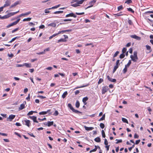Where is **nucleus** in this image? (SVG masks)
Instances as JSON below:
<instances>
[{
  "instance_id": "1",
  "label": "nucleus",
  "mask_w": 153,
  "mask_h": 153,
  "mask_svg": "<svg viewBox=\"0 0 153 153\" xmlns=\"http://www.w3.org/2000/svg\"><path fill=\"white\" fill-rule=\"evenodd\" d=\"M130 58L134 62H136L138 59L137 51H134L133 53V55H131L130 56Z\"/></svg>"
},
{
  "instance_id": "2",
  "label": "nucleus",
  "mask_w": 153,
  "mask_h": 153,
  "mask_svg": "<svg viewBox=\"0 0 153 153\" xmlns=\"http://www.w3.org/2000/svg\"><path fill=\"white\" fill-rule=\"evenodd\" d=\"M20 20V18L18 19H17V20L16 21L8 25L7 26V28H9L11 26H13V25H16L18 23V22H19V21Z\"/></svg>"
},
{
  "instance_id": "3",
  "label": "nucleus",
  "mask_w": 153,
  "mask_h": 153,
  "mask_svg": "<svg viewBox=\"0 0 153 153\" xmlns=\"http://www.w3.org/2000/svg\"><path fill=\"white\" fill-rule=\"evenodd\" d=\"M97 0H93L92 1H90L89 3V4L90 5V6H89L87 7L86 9L90 8L93 6L94 3L96 2Z\"/></svg>"
},
{
  "instance_id": "4",
  "label": "nucleus",
  "mask_w": 153,
  "mask_h": 153,
  "mask_svg": "<svg viewBox=\"0 0 153 153\" xmlns=\"http://www.w3.org/2000/svg\"><path fill=\"white\" fill-rule=\"evenodd\" d=\"M21 3V1H17L15 2L13 4H12L10 8H11L14 7L16 6L17 5L20 4Z\"/></svg>"
},
{
  "instance_id": "5",
  "label": "nucleus",
  "mask_w": 153,
  "mask_h": 153,
  "mask_svg": "<svg viewBox=\"0 0 153 153\" xmlns=\"http://www.w3.org/2000/svg\"><path fill=\"white\" fill-rule=\"evenodd\" d=\"M108 89V87H107V86H105L104 87H103L102 89V94H104L105 93L107 92Z\"/></svg>"
},
{
  "instance_id": "6",
  "label": "nucleus",
  "mask_w": 153,
  "mask_h": 153,
  "mask_svg": "<svg viewBox=\"0 0 153 153\" xmlns=\"http://www.w3.org/2000/svg\"><path fill=\"white\" fill-rule=\"evenodd\" d=\"M10 1L9 0H6L5 2V4L3 6L4 8L9 6L10 4Z\"/></svg>"
},
{
  "instance_id": "7",
  "label": "nucleus",
  "mask_w": 153,
  "mask_h": 153,
  "mask_svg": "<svg viewBox=\"0 0 153 153\" xmlns=\"http://www.w3.org/2000/svg\"><path fill=\"white\" fill-rule=\"evenodd\" d=\"M73 17L74 18H76V16L73 13H71L66 15L65 16L66 17Z\"/></svg>"
},
{
  "instance_id": "8",
  "label": "nucleus",
  "mask_w": 153,
  "mask_h": 153,
  "mask_svg": "<svg viewBox=\"0 0 153 153\" xmlns=\"http://www.w3.org/2000/svg\"><path fill=\"white\" fill-rule=\"evenodd\" d=\"M130 36L131 37L135 39L138 40H140L141 39L140 37L138 36L135 35H131Z\"/></svg>"
},
{
  "instance_id": "9",
  "label": "nucleus",
  "mask_w": 153,
  "mask_h": 153,
  "mask_svg": "<svg viewBox=\"0 0 153 153\" xmlns=\"http://www.w3.org/2000/svg\"><path fill=\"white\" fill-rule=\"evenodd\" d=\"M29 118L33 120L34 122L38 123V121L36 120V117L35 116H29Z\"/></svg>"
},
{
  "instance_id": "10",
  "label": "nucleus",
  "mask_w": 153,
  "mask_h": 153,
  "mask_svg": "<svg viewBox=\"0 0 153 153\" xmlns=\"http://www.w3.org/2000/svg\"><path fill=\"white\" fill-rule=\"evenodd\" d=\"M107 78L108 79V80L111 82H115L116 81V79H112L108 75L107 76Z\"/></svg>"
},
{
  "instance_id": "11",
  "label": "nucleus",
  "mask_w": 153,
  "mask_h": 153,
  "mask_svg": "<svg viewBox=\"0 0 153 153\" xmlns=\"http://www.w3.org/2000/svg\"><path fill=\"white\" fill-rule=\"evenodd\" d=\"M15 116V115L11 114L9 116L8 118H7V119H9V121H11L14 118Z\"/></svg>"
},
{
  "instance_id": "12",
  "label": "nucleus",
  "mask_w": 153,
  "mask_h": 153,
  "mask_svg": "<svg viewBox=\"0 0 153 153\" xmlns=\"http://www.w3.org/2000/svg\"><path fill=\"white\" fill-rule=\"evenodd\" d=\"M84 128L87 131L91 130L94 129V128L93 127H88L86 126H85Z\"/></svg>"
},
{
  "instance_id": "13",
  "label": "nucleus",
  "mask_w": 153,
  "mask_h": 153,
  "mask_svg": "<svg viewBox=\"0 0 153 153\" xmlns=\"http://www.w3.org/2000/svg\"><path fill=\"white\" fill-rule=\"evenodd\" d=\"M88 98L87 97H85L83 98L82 101L85 105L87 103L86 102L88 100Z\"/></svg>"
},
{
  "instance_id": "14",
  "label": "nucleus",
  "mask_w": 153,
  "mask_h": 153,
  "mask_svg": "<svg viewBox=\"0 0 153 153\" xmlns=\"http://www.w3.org/2000/svg\"><path fill=\"white\" fill-rule=\"evenodd\" d=\"M25 122L26 123L25 125L29 127L30 126V121L29 120H25Z\"/></svg>"
},
{
  "instance_id": "15",
  "label": "nucleus",
  "mask_w": 153,
  "mask_h": 153,
  "mask_svg": "<svg viewBox=\"0 0 153 153\" xmlns=\"http://www.w3.org/2000/svg\"><path fill=\"white\" fill-rule=\"evenodd\" d=\"M25 108V105L23 104H21L19 108V110H21L23 109L24 108Z\"/></svg>"
},
{
  "instance_id": "16",
  "label": "nucleus",
  "mask_w": 153,
  "mask_h": 153,
  "mask_svg": "<svg viewBox=\"0 0 153 153\" xmlns=\"http://www.w3.org/2000/svg\"><path fill=\"white\" fill-rule=\"evenodd\" d=\"M19 12V10H18V11L15 12H13V13H8V14L9 16V17H10L11 16H12L16 14L17 13H18Z\"/></svg>"
},
{
  "instance_id": "17",
  "label": "nucleus",
  "mask_w": 153,
  "mask_h": 153,
  "mask_svg": "<svg viewBox=\"0 0 153 153\" xmlns=\"http://www.w3.org/2000/svg\"><path fill=\"white\" fill-rule=\"evenodd\" d=\"M24 66H25L26 67L28 68H30L31 67V64L27 63H24Z\"/></svg>"
},
{
  "instance_id": "18",
  "label": "nucleus",
  "mask_w": 153,
  "mask_h": 153,
  "mask_svg": "<svg viewBox=\"0 0 153 153\" xmlns=\"http://www.w3.org/2000/svg\"><path fill=\"white\" fill-rule=\"evenodd\" d=\"M53 121H48L47 123V126H50L52 125H53Z\"/></svg>"
},
{
  "instance_id": "19",
  "label": "nucleus",
  "mask_w": 153,
  "mask_h": 153,
  "mask_svg": "<svg viewBox=\"0 0 153 153\" xmlns=\"http://www.w3.org/2000/svg\"><path fill=\"white\" fill-rule=\"evenodd\" d=\"M94 140L97 142H100L101 141V139L99 137H98L94 139Z\"/></svg>"
},
{
  "instance_id": "20",
  "label": "nucleus",
  "mask_w": 153,
  "mask_h": 153,
  "mask_svg": "<svg viewBox=\"0 0 153 153\" xmlns=\"http://www.w3.org/2000/svg\"><path fill=\"white\" fill-rule=\"evenodd\" d=\"M68 94V92L67 91L65 92L62 95V97L64 98Z\"/></svg>"
},
{
  "instance_id": "21",
  "label": "nucleus",
  "mask_w": 153,
  "mask_h": 153,
  "mask_svg": "<svg viewBox=\"0 0 153 153\" xmlns=\"http://www.w3.org/2000/svg\"><path fill=\"white\" fill-rule=\"evenodd\" d=\"M73 112H74V113H76V114H82V112L77 110H75V109H74L72 111Z\"/></svg>"
},
{
  "instance_id": "22",
  "label": "nucleus",
  "mask_w": 153,
  "mask_h": 153,
  "mask_svg": "<svg viewBox=\"0 0 153 153\" xmlns=\"http://www.w3.org/2000/svg\"><path fill=\"white\" fill-rule=\"evenodd\" d=\"M97 146H95V148L94 149L91 150L90 151V152L91 153L92 152H95L97 151Z\"/></svg>"
},
{
  "instance_id": "23",
  "label": "nucleus",
  "mask_w": 153,
  "mask_h": 153,
  "mask_svg": "<svg viewBox=\"0 0 153 153\" xmlns=\"http://www.w3.org/2000/svg\"><path fill=\"white\" fill-rule=\"evenodd\" d=\"M48 26L55 27L56 26V24L54 23H52L48 24Z\"/></svg>"
},
{
  "instance_id": "24",
  "label": "nucleus",
  "mask_w": 153,
  "mask_h": 153,
  "mask_svg": "<svg viewBox=\"0 0 153 153\" xmlns=\"http://www.w3.org/2000/svg\"><path fill=\"white\" fill-rule=\"evenodd\" d=\"M105 114H104L102 117H101L99 120L98 121H100L102 120H105Z\"/></svg>"
},
{
  "instance_id": "25",
  "label": "nucleus",
  "mask_w": 153,
  "mask_h": 153,
  "mask_svg": "<svg viewBox=\"0 0 153 153\" xmlns=\"http://www.w3.org/2000/svg\"><path fill=\"white\" fill-rule=\"evenodd\" d=\"M146 48L147 50L150 51V52H151L152 51V50L151 49V47L150 46L148 45H146Z\"/></svg>"
},
{
  "instance_id": "26",
  "label": "nucleus",
  "mask_w": 153,
  "mask_h": 153,
  "mask_svg": "<svg viewBox=\"0 0 153 153\" xmlns=\"http://www.w3.org/2000/svg\"><path fill=\"white\" fill-rule=\"evenodd\" d=\"M118 65H116L114 66V69L113 70V73H114L116 70L118 68Z\"/></svg>"
},
{
  "instance_id": "27",
  "label": "nucleus",
  "mask_w": 153,
  "mask_h": 153,
  "mask_svg": "<svg viewBox=\"0 0 153 153\" xmlns=\"http://www.w3.org/2000/svg\"><path fill=\"white\" fill-rule=\"evenodd\" d=\"M76 107L78 108L80 105V103L79 102L78 100H77L76 103Z\"/></svg>"
},
{
  "instance_id": "28",
  "label": "nucleus",
  "mask_w": 153,
  "mask_h": 153,
  "mask_svg": "<svg viewBox=\"0 0 153 153\" xmlns=\"http://www.w3.org/2000/svg\"><path fill=\"white\" fill-rule=\"evenodd\" d=\"M66 41V40L65 39H61L59 40L58 41V43H59L61 42H65Z\"/></svg>"
},
{
  "instance_id": "29",
  "label": "nucleus",
  "mask_w": 153,
  "mask_h": 153,
  "mask_svg": "<svg viewBox=\"0 0 153 153\" xmlns=\"http://www.w3.org/2000/svg\"><path fill=\"white\" fill-rule=\"evenodd\" d=\"M9 17V16L8 14H7V15H4V16H2L1 19H7Z\"/></svg>"
},
{
  "instance_id": "30",
  "label": "nucleus",
  "mask_w": 153,
  "mask_h": 153,
  "mask_svg": "<svg viewBox=\"0 0 153 153\" xmlns=\"http://www.w3.org/2000/svg\"><path fill=\"white\" fill-rule=\"evenodd\" d=\"M122 121L124 123H126L127 124L128 123V122L127 120L124 118H122Z\"/></svg>"
},
{
  "instance_id": "31",
  "label": "nucleus",
  "mask_w": 153,
  "mask_h": 153,
  "mask_svg": "<svg viewBox=\"0 0 153 153\" xmlns=\"http://www.w3.org/2000/svg\"><path fill=\"white\" fill-rule=\"evenodd\" d=\"M68 106L72 111L74 109L73 107L72 106L71 104L70 103H68Z\"/></svg>"
},
{
  "instance_id": "32",
  "label": "nucleus",
  "mask_w": 153,
  "mask_h": 153,
  "mask_svg": "<svg viewBox=\"0 0 153 153\" xmlns=\"http://www.w3.org/2000/svg\"><path fill=\"white\" fill-rule=\"evenodd\" d=\"M60 4H58V5H56V6H55L53 7H52L51 8H49V9H52L56 8L59 7L60 6Z\"/></svg>"
},
{
  "instance_id": "33",
  "label": "nucleus",
  "mask_w": 153,
  "mask_h": 153,
  "mask_svg": "<svg viewBox=\"0 0 153 153\" xmlns=\"http://www.w3.org/2000/svg\"><path fill=\"white\" fill-rule=\"evenodd\" d=\"M31 18H25L23 19V21H29L31 20Z\"/></svg>"
},
{
  "instance_id": "34",
  "label": "nucleus",
  "mask_w": 153,
  "mask_h": 153,
  "mask_svg": "<svg viewBox=\"0 0 153 153\" xmlns=\"http://www.w3.org/2000/svg\"><path fill=\"white\" fill-rule=\"evenodd\" d=\"M131 63V60H129L127 63V64L125 65V66L128 67L130 65V64Z\"/></svg>"
},
{
  "instance_id": "35",
  "label": "nucleus",
  "mask_w": 153,
  "mask_h": 153,
  "mask_svg": "<svg viewBox=\"0 0 153 153\" xmlns=\"http://www.w3.org/2000/svg\"><path fill=\"white\" fill-rule=\"evenodd\" d=\"M72 30V29H69V30H62V32L63 33L64 32H71Z\"/></svg>"
},
{
  "instance_id": "36",
  "label": "nucleus",
  "mask_w": 153,
  "mask_h": 153,
  "mask_svg": "<svg viewBox=\"0 0 153 153\" xmlns=\"http://www.w3.org/2000/svg\"><path fill=\"white\" fill-rule=\"evenodd\" d=\"M128 68V67L125 66V68L123 70V73L124 74L126 73L127 72Z\"/></svg>"
},
{
  "instance_id": "37",
  "label": "nucleus",
  "mask_w": 153,
  "mask_h": 153,
  "mask_svg": "<svg viewBox=\"0 0 153 153\" xmlns=\"http://www.w3.org/2000/svg\"><path fill=\"white\" fill-rule=\"evenodd\" d=\"M102 137L103 138H105V132L103 130H102Z\"/></svg>"
},
{
  "instance_id": "38",
  "label": "nucleus",
  "mask_w": 153,
  "mask_h": 153,
  "mask_svg": "<svg viewBox=\"0 0 153 153\" xmlns=\"http://www.w3.org/2000/svg\"><path fill=\"white\" fill-rule=\"evenodd\" d=\"M125 3H127V4H129L132 3V1L131 0H127L125 2Z\"/></svg>"
},
{
  "instance_id": "39",
  "label": "nucleus",
  "mask_w": 153,
  "mask_h": 153,
  "mask_svg": "<svg viewBox=\"0 0 153 153\" xmlns=\"http://www.w3.org/2000/svg\"><path fill=\"white\" fill-rule=\"evenodd\" d=\"M88 86V85H82V86H78V87H76L74 89H78V88H81L85 87Z\"/></svg>"
},
{
  "instance_id": "40",
  "label": "nucleus",
  "mask_w": 153,
  "mask_h": 153,
  "mask_svg": "<svg viewBox=\"0 0 153 153\" xmlns=\"http://www.w3.org/2000/svg\"><path fill=\"white\" fill-rule=\"evenodd\" d=\"M116 141H117V142H116V144H118V143H122V140L121 139L120 140H117L116 139Z\"/></svg>"
},
{
  "instance_id": "41",
  "label": "nucleus",
  "mask_w": 153,
  "mask_h": 153,
  "mask_svg": "<svg viewBox=\"0 0 153 153\" xmlns=\"http://www.w3.org/2000/svg\"><path fill=\"white\" fill-rule=\"evenodd\" d=\"M125 55L124 53H122L121 54L120 56V59H123Z\"/></svg>"
},
{
  "instance_id": "42",
  "label": "nucleus",
  "mask_w": 153,
  "mask_h": 153,
  "mask_svg": "<svg viewBox=\"0 0 153 153\" xmlns=\"http://www.w3.org/2000/svg\"><path fill=\"white\" fill-rule=\"evenodd\" d=\"M100 126L102 128H104L105 127V125L103 123H100Z\"/></svg>"
},
{
  "instance_id": "43",
  "label": "nucleus",
  "mask_w": 153,
  "mask_h": 153,
  "mask_svg": "<svg viewBox=\"0 0 153 153\" xmlns=\"http://www.w3.org/2000/svg\"><path fill=\"white\" fill-rule=\"evenodd\" d=\"M127 49L126 48H124L122 50V53H124L126 52Z\"/></svg>"
},
{
  "instance_id": "44",
  "label": "nucleus",
  "mask_w": 153,
  "mask_h": 153,
  "mask_svg": "<svg viewBox=\"0 0 153 153\" xmlns=\"http://www.w3.org/2000/svg\"><path fill=\"white\" fill-rule=\"evenodd\" d=\"M119 53V52L118 51H117L116 52V53H114L113 56V57L114 58L116 57L118 54Z\"/></svg>"
},
{
  "instance_id": "45",
  "label": "nucleus",
  "mask_w": 153,
  "mask_h": 153,
  "mask_svg": "<svg viewBox=\"0 0 153 153\" xmlns=\"http://www.w3.org/2000/svg\"><path fill=\"white\" fill-rule=\"evenodd\" d=\"M103 81V79H102L100 78V79L98 83L99 84H100Z\"/></svg>"
},
{
  "instance_id": "46",
  "label": "nucleus",
  "mask_w": 153,
  "mask_h": 153,
  "mask_svg": "<svg viewBox=\"0 0 153 153\" xmlns=\"http://www.w3.org/2000/svg\"><path fill=\"white\" fill-rule=\"evenodd\" d=\"M127 10L128 11L131 12L132 13H134V11L131 8H128Z\"/></svg>"
},
{
  "instance_id": "47",
  "label": "nucleus",
  "mask_w": 153,
  "mask_h": 153,
  "mask_svg": "<svg viewBox=\"0 0 153 153\" xmlns=\"http://www.w3.org/2000/svg\"><path fill=\"white\" fill-rule=\"evenodd\" d=\"M58 114H59V113H58V111L57 110H56V111H55V112L53 114V115L55 116H57L58 115Z\"/></svg>"
},
{
  "instance_id": "48",
  "label": "nucleus",
  "mask_w": 153,
  "mask_h": 153,
  "mask_svg": "<svg viewBox=\"0 0 153 153\" xmlns=\"http://www.w3.org/2000/svg\"><path fill=\"white\" fill-rule=\"evenodd\" d=\"M47 114L46 113V112L45 111H42V112H40L39 113V114L40 115H44V114Z\"/></svg>"
},
{
  "instance_id": "49",
  "label": "nucleus",
  "mask_w": 153,
  "mask_h": 153,
  "mask_svg": "<svg viewBox=\"0 0 153 153\" xmlns=\"http://www.w3.org/2000/svg\"><path fill=\"white\" fill-rule=\"evenodd\" d=\"M71 6L73 7H75L79 6V5H78L77 3L72 4H71Z\"/></svg>"
},
{
  "instance_id": "50",
  "label": "nucleus",
  "mask_w": 153,
  "mask_h": 153,
  "mask_svg": "<svg viewBox=\"0 0 153 153\" xmlns=\"http://www.w3.org/2000/svg\"><path fill=\"white\" fill-rule=\"evenodd\" d=\"M123 8L122 5H120L118 7V10L123 9Z\"/></svg>"
},
{
  "instance_id": "51",
  "label": "nucleus",
  "mask_w": 153,
  "mask_h": 153,
  "mask_svg": "<svg viewBox=\"0 0 153 153\" xmlns=\"http://www.w3.org/2000/svg\"><path fill=\"white\" fill-rule=\"evenodd\" d=\"M104 144L105 145H108V141L106 139H105V140H104Z\"/></svg>"
},
{
  "instance_id": "52",
  "label": "nucleus",
  "mask_w": 153,
  "mask_h": 153,
  "mask_svg": "<svg viewBox=\"0 0 153 153\" xmlns=\"http://www.w3.org/2000/svg\"><path fill=\"white\" fill-rule=\"evenodd\" d=\"M7 56H8L10 58H12L14 55L12 53H11V54H10L9 53H8L7 54Z\"/></svg>"
},
{
  "instance_id": "53",
  "label": "nucleus",
  "mask_w": 153,
  "mask_h": 153,
  "mask_svg": "<svg viewBox=\"0 0 153 153\" xmlns=\"http://www.w3.org/2000/svg\"><path fill=\"white\" fill-rule=\"evenodd\" d=\"M33 113V111H30L27 114V115L28 116H29L30 115H32Z\"/></svg>"
},
{
  "instance_id": "54",
  "label": "nucleus",
  "mask_w": 153,
  "mask_h": 153,
  "mask_svg": "<svg viewBox=\"0 0 153 153\" xmlns=\"http://www.w3.org/2000/svg\"><path fill=\"white\" fill-rule=\"evenodd\" d=\"M31 13V12L30 11L28 12L27 13H24V16L28 15L30 14Z\"/></svg>"
},
{
  "instance_id": "55",
  "label": "nucleus",
  "mask_w": 153,
  "mask_h": 153,
  "mask_svg": "<svg viewBox=\"0 0 153 153\" xmlns=\"http://www.w3.org/2000/svg\"><path fill=\"white\" fill-rule=\"evenodd\" d=\"M24 66V64L23 65L17 64L16 67H22Z\"/></svg>"
},
{
  "instance_id": "56",
  "label": "nucleus",
  "mask_w": 153,
  "mask_h": 153,
  "mask_svg": "<svg viewBox=\"0 0 153 153\" xmlns=\"http://www.w3.org/2000/svg\"><path fill=\"white\" fill-rule=\"evenodd\" d=\"M37 97L40 98L41 99H44L46 98L45 97H44L43 96L40 95L38 96Z\"/></svg>"
},
{
  "instance_id": "57",
  "label": "nucleus",
  "mask_w": 153,
  "mask_h": 153,
  "mask_svg": "<svg viewBox=\"0 0 153 153\" xmlns=\"http://www.w3.org/2000/svg\"><path fill=\"white\" fill-rule=\"evenodd\" d=\"M50 9H49V8L48 9H46L45 10V13H50V11H48V10H49Z\"/></svg>"
},
{
  "instance_id": "58",
  "label": "nucleus",
  "mask_w": 153,
  "mask_h": 153,
  "mask_svg": "<svg viewBox=\"0 0 153 153\" xmlns=\"http://www.w3.org/2000/svg\"><path fill=\"white\" fill-rule=\"evenodd\" d=\"M139 138V136L136 133H135L134 135V138Z\"/></svg>"
},
{
  "instance_id": "59",
  "label": "nucleus",
  "mask_w": 153,
  "mask_h": 153,
  "mask_svg": "<svg viewBox=\"0 0 153 153\" xmlns=\"http://www.w3.org/2000/svg\"><path fill=\"white\" fill-rule=\"evenodd\" d=\"M15 134L17 135L18 136H19V137L21 138V136L20 135V134H19L18 133H17V132H15L14 133Z\"/></svg>"
},
{
  "instance_id": "60",
  "label": "nucleus",
  "mask_w": 153,
  "mask_h": 153,
  "mask_svg": "<svg viewBox=\"0 0 153 153\" xmlns=\"http://www.w3.org/2000/svg\"><path fill=\"white\" fill-rule=\"evenodd\" d=\"M18 29H19V28H16L15 29L13 30L12 31V33H14V32L18 30Z\"/></svg>"
},
{
  "instance_id": "61",
  "label": "nucleus",
  "mask_w": 153,
  "mask_h": 153,
  "mask_svg": "<svg viewBox=\"0 0 153 153\" xmlns=\"http://www.w3.org/2000/svg\"><path fill=\"white\" fill-rule=\"evenodd\" d=\"M36 54L38 55H40V54H45L44 52L42 51L41 52H40L39 53H37Z\"/></svg>"
},
{
  "instance_id": "62",
  "label": "nucleus",
  "mask_w": 153,
  "mask_h": 153,
  "mask_svg": "<svg viewBox=\"0 0 153 153\" xmlns=\"http://www.w3.org/2000/svg\"><path fill=\"white\" fill-rule=\"evenodd\" d=\"M110 145H105V147L106 148L107 151L109 150Z\"/></svg>"
},
{
  "instance_id": "63",
  "label": "nucleus",
  "mask_w": 153,
  "mask_h": 153,
  "mask_svg": "<svg viewBox=\"0 0 153 153\" xmlns=\"http://www.w3.org/2000/svg\"><path fill=\"white\" fill-rule=\"evenodd\" d=\"M53 68L51 67H49L46 68V69L48 70H51Z\"/></svg>"
},
{
  "instance_id": "64",
  "label": "nucleus",
  "mask_w": 153,
  "mask_h": 153,
  "mask_svg": "<svg viewBox=\"0 0 153 153\" xmlns=\"http://www.w3.org/2000/svg\"><path fill=\"white\" fill-rule=\"evenodd\" d=\"M26 99L28 101H30V94H28V96L26 98Z\"/></svg>"
}]
</instances>
